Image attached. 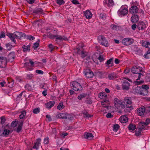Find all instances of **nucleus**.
Segmentation results:
<instances>
[{
	"instance_id": "f257e3e1",
	"label": "nucleus",
	"mask_w": 150,
	"mask_h": 150,
	"mask_svg": "<svg viewBox=\"0 0 150 150\" xmlns=\"http://www.w3.org/2000/svg\"><path fill=\"white\" fill-rule=\"evenodd\" d=\"M132 72L135 74H138V76L136 80L137 81L140 79L141 76H143L142 74L144 71L142 70V68L138 66H135L133 67L131 69Z\"/></svg>"
},
{
	"instance_id": "f03ea898",
	"label": "nucleus",
	"mask_w": 150,
	"mask_h": 150,
	"mask_svg": "<svg viewBox=\"0 0 150 150\" xmlns=\"http://www.w3.org/2000/svg\"><path fill=\"white\" fill-rule=\"evenodd\" d=\"M149 89V87L148 86L143 85L142 86V88H141L137 86L136 88V90H140V95L143 96H145L147 95L148 93V89Z\"/></svg>"
},
{
	"instance_id": "7ed1b4c3",
	"label": "nucleus",
	"mask_w": 150,
	"mask_h": 150,
	"mask_svg": "<svg viewBox=\"0 0 150 150\" xmlns=\"http://www.w3.org/2000/svg\"><path fill=\"white\" fill-rule=\"evenodd\" d=\"M98 40L100 45L106 47H108V42L104 36L102 35H99L98 38Z\"/></svg>"
},
{
	"instance_id": "20e7f679",
	"label": "nucleus",
	"mask_w": 150,
	"mask_h": 150,
	"mask_svg": "<svg viewBox=\"0 0 150 150\" xmlns=\"http://www.w3.org/2000/svg\"><path fill=\"white\" fill-rule=\"evenodd\" d=\"M70 86L72 87L73 90L77 91H81L82 90L81 85L79 83L76 81L71 82L70 84Z\"/></svg>"
},
{
	"instance_id": "39448f33",
	"label": "nucleus",
	"mask_w": 150,
	"mask_h": 150,
	"mask_svg": "<svg viewBox=\"0 0 150 150\" xmlns=\"http://www.w3.org/2000/svg\"><path fill=\"white\" fill-rule=\"evenodd\" d=\"M7 63L6 57L0 56V68H1L6 67Z\"/></svg>"
},
{
	"instance_id": "423d86ee",
	"label": "nucleus",
	"mask_w": 150,
	"mask_h": 150,
	"mask_svg": "<svg viewBox=\"0 0 150 150\" xmlns=\"http://www.w3.org/2000/svg\"><path fill=\"white\" fill-rule=\"evenodd\" d=\"M49 36L50 38L52 39L55 38L56 39L61 40H67V38L64 36L58 35H53L52 34H50Z\"/></svg>"
},
{
	"instance_id": "0eeeda50",
	"label": "nucleus",
	"mask_w": 150,
	"mask_h": 150,
	"mask_svg": "<svg viewBox=\"0 0 150 150\" xmlns=\"http://www.w3.org/2000/svg\"><path fill=\"white\" fill-rule=\"evenodd\" d=\"M127 6L126 5L122 6H121L118 11V12L120 13L121 15L124 16L128 13V10L127 7H126Z\"/></svg>"
},
{
	"instance_id": "6e6552de",
	"label": "nucleus",
	"mask_w": 150,
	"mask_h": 150,
	"mask_svg": "<svg viewBox=\"0 0 150 150\" xmlns=\"http://www.w3.org/2000/svg\"><path fill=\"white\" fill-rule=\"evenodd\" d=\"M134 42L133 40L130 38H125L123 39L122 42L123 44L125 45H129L132 44Z\"/></svg>"
},
{
	"instance_id": "1a4fd4ad",
	"label": "nucleus",
	"mask_w": 150,
	"mask_h": 150,
	"mask_svg": "<svg viewBox=\"0 0 150 150\" xmlns=\"http://www.w3.org/2000/svg\"><path fill=\"white\" fill-rule=\"evenodd\" d=\"M6 35L8 36L10 39L15 44L16 43V41L15 38L18 39V35L17 34L16 32H15L13 34L8 33Z\"/></svg>"
},
{
	"instance_id": "9d476101",
	"label": "nucleus",
	"mask_w": 150,
	"mask_h": 150,
	"mask_svg": "<svg viewBox=\"0 0 150 150\" xmlns=\"http://www.w3.org/2000/svg\"><path fill=\"white\" fill-rule=\"evenodd\" d=\"M108 100H103L101 102V104L103 107L102 110L104 113H107V111L108 110L109 106H108V104H106V103H108Z\"/></svg>"
},
{
	"instance_id": "9b49d317",
	"label": "nucleus",
	"mask_w": 150,
	"mask_h": 150,
	"mask_svg": "<svg viewBox=\"0 0 150 150\" xmlns=\"http://www.w3.org/2000/svg\"><path fill=\"white\" fill-rule=\"evenodd\" d=\"M84 73L86 77L90 78L93 77V74L92 71L90 69H86L84 71Z\"/></svg>"
},
{
	"instance_id": "f8f14e48",
	"label": "nucleus",
	"mask_w": 150,
	"mask_h": 150,
	"mask_svg": "<svg viewBox=\"0 0 150 150\" xmlns=\"http://www.w3.org/2000/svg\"><path fill=\"white\" fill-rule=\"evenodd\" d=\"M124 102L126 104V107L127 108H130L132 107V102L130 98L125 97L124 100Z\"/></svg>"
},
{
	"instance_id": "ddd939ff",
	"label": "nucleus",
	"mask_w": 150,
	"mask_h": 150,
	"mask_svg": "<svg viewBox=\"0 0 150 150\" xmlns=\"http://www.w3.org/2000/svg\"><path fill=\"white\" fill-rule=\"evenodd\" d=\"M68 116H69L68 114L67 113H62L57 114L56 115V117L59 119H67Z\"/></svg>"
},
{
	"instance_id": "4468645a",
	"label": "nucleus",
	"mask_w": 150,
	"mask_h": 150,
	"mask_svg": "<svg viewBox=\"0 0 150 150\" xmlns=\"http://www.w3.org/2000/svg\"><path fill=\"white\" fill-rule=\"evenodd\" d=\"M103 3L104 5H106L109 7L113 6L114 4L113 0H104Z\"/></svg>"
},
{
	"instance_id": "2eb2a0df",
	"label": "nucleus",
	"mask_w": 150,
	"mask_h": 150,
	"mask_svg": "<svg viewBox=\"0 0 150 150\" xmlns=\"http://www.w3.org/2000/svg\"><path fill=\"white\" fill-rule=\"evenodd\" d=\"M137 27L139 30H144L146 28V24L143 21L139 22L138 24Z\"/></svg>"
},
{
	"instance_id": "dca6fc26",
	"label": "nucleus",
	"mask_w": 150,
	"mask_h": 150,
	"mask_svg": "<svg viewBox=\"0 0 150 150\" xmlns=\"http://www.w3.org/2000/svg\"><path fill=\"white\" fill-rule=\"evenodd\" d=\"M144 106H142L140 107L138 110L137 111L138 115L140 116H143L144 113H145V111L144 110Z\"/></svg>"
},
{
	"instance_id": "f3484780",
	"label": "nucleus",
	"mask_w": 150,
	"mask_h": 150,
	"mask_svg": "<svg viewBox=\"0 0 150 150\" xmlns=\"http://www.w3.org/2000/svg\"><path fill=\"white\" fill-rule=\"evenodd\" d=\"M84 46V44L83 43L81 42L78 44L75 50L77 53L80 54V52L83 50Z\"/></svg>"
},
{
	"instance_id": "a211bd4d",
	"label": "nucleus",
	"mask_w": 150,
	"mask_h": 150,
	"mask_svg": "<svg viewBox=\"0 0 150 150\" xmlns=\"http://www.w3.org/2000/svg\"><path fill=\"white\" fill-rule=\"evenodd\" d=\"M41 139L40 138H38L36 139V142L34 143V144L33 148L37 150L38 149L41 144Z\"/></svg>"
},
{
	"instance_id": "6ab92c4d",
	"label": "nucleus",
	"mask_w": 150,
	"mask_h": 150,
	"mask_svg": "<svg viewBox=\"0 0 150 150\" xmlns=\"http://www.w3.org/2000/svg\"><path fill=\"white\" fill-rule=\"evenodd\" d=\"M138 8L135 6H132L129 9V12L131 13H137L138 11Z\"/></svg>"
},
{
	"instance_id": "aec40b11",
	"label": "nucleus",
	"mask_w": 150,
	"mask_h": 150,
	"mask_svg": "<svg viewBox=\"0 0 150 150\" xmlns=\"http://www.w3.org/2000/svg\"><path fill=\"white\" fill-rule=\"evenodd\" d=\"M130 83L127 81H124L122 84L123 90H128L129 88Z\"/></svg>"
},
{
	"instance_id": "412c9836",
	"label": "nucleus",
	"mask_w": 150,
	"mask_h": 150,
	"mask_svg": "<svg viewBox=\"0 0 150 150\" xmlns=\"http://www.w3.org/2000/svg\"><path fill=\"white\" fill-rule=\"evenodd\" d=\"M139 20L138 16L137 15H134L131 17V21L133 23H136Z\"/></svg>"
},
{
	"instance_id": "4be33fe9",
	"label": "nucleus",
	"mask_w": 150,
	"mask_h": 150,
	"mask_svg": "<svg viewBox=\"0 0 150 150\" xmlns=\"http://www.w3.org/2000/svg\"><path fill=\"white\" fill-rule=\"evenodd\" d=\"M55 103V102L50 101L48 103H45V105L47 108L48 109H50L53 107Z\"/></svg>"
},
{
	"instance_id": "5701e85b",
	"label": "nucleus",
	"mask_w": 150,
	"mask_h": 150,
	"mask_svg": "<svg viewBox=\"0 0 150 150\" xmlns=\"http://www.w3.org/2000/svg\"><path fill=\"white\" fill-rule=\"evenodd\" d=\"M141 44L143 46L150 49V42L142 40L141 42Z\"/></svg>"
},
{
	"instance_id": "b1692460",
	"label": "nucleus",
	"mask_w": 150,
	"mask_h": 150,
	"mask_svg": "<svg viewBox=\"0 0 150 150\" xmlns=\"http://www.w3.org/2000/svg\"><path fill=\"white\" fill-rule=\"evenodd\" d=\"M147 125L144 122H141L139 123V128L142 130L145 129Z\"/></svg>"
},
{
	"instance_id": "393cba45",
	"label": "nucleus",
	"mask_w": 150,
	"mask_h": 150,
	"mask_svg": "<svg viewBox=\"0 0 150 150\" xmlns=\"http://www.w3.org/2000/svg\"><path fill=\"white\" fill-rule=\"evenodd\" d=\"M23 125V122H21L19 123L18 127L14 129V130L16 131L17 132H20L22 129V127Z\"/></svg>"
},
{
	"instance_id": "a878e982",
	"label": "nucleus",
	"mask_w": 150,
	"mask_h": 150,
	"mask_svg": "<svg viewBox=\"0 0 150 150\" xmlns=\"http://www.w3.org/2000/svg\"><path fill=\"white\" fill-rule=\"evenodd\" d=\"M121 101L117 98H115L114 100V105L117 109H118V105L121 103Z\"/></svg>"
},
{
	"instance_id": "bb28decb",
	"label": "nucleus",
	"mask_w": 150,
	"mask_h": 150,
	"mask_svg": "<svg viewBox=\"0 0 150 150\" xmlns=\"http://www.w3.org/2000/svg\"><path fill=\"white\" fill-rule=\"evenodd\" d=\"M85 16L87 19H90L92 17V14L89 10L86 11L84 13Z\"/></svg>"
},
{
	"instance_id": "cd10ccee",
	"label": "nucleus",
	"mask_w": 150,
	"mask_h": 150,
	"mask_svg": "<svg viewBox=\"0 0 150 150\" xmlns=\"http://www.w3.org/2000/svg\"><path fill=\"white\" fill-rule=\"evenodd\" d=\"M8 82V86L11 88H12L14 84V81L11 78H9L7 79Z\"/></svg>"
},
{
	"instance_id": "c85d7f7f",
	"label": "nucleus",
	"mask_w": 150,
	"mask_h": 150,
	"mask_svg": "<svg viewBox=\"0 0 150 150\" xmlns=\"http://www.w3.org/2000/svg\"><path fill=\"white\" fill-rule=\"evenodd\" d=\"M128 118L126 115L121 116L120 118V122L123 123L126 122L128 120Z\"/></svg>"
},
{
	"instance_id": "c756f323",
	"label": "nucleus",
	"mask_w": 150,
	"mask_h": 150,
	"mask_svg": "<svg viewBox=\"0 0 150 150\" xmlns=\"http://www.w3.org/2000/svg\"><path fill=\"white\" fill-rule=\"evenodd\" d=\"M15 54L13 52H11L8 56V60L9 61L12 62L13 60L15 57Z\"/></svg>"
},
{
	"instance_id": "7c9ffc66",
	"label": "nucleus",
	"mask_w": 150,
	"mask_h": 150,
	"mask_svg": "<svg viewBox=\"0 0 150 150\" xmlns=\"http://www.w3.org/2000/svg\"><path fill=\"white\" fill-rule=\"evenodd\" d=\"M108 78L110 80H113L117 77L116 74L115 73H113L110 74L108 75Z\"/></svg>"
},
{
	"instance_id": "2f4dec72",
	"label": "nucleus",
	"mask_w": 150,
	"mask_h": 150,
	"mask_svg": "<svg viewBox=\"0 0 150 150\" xmlns=\"http://www.w3.org/2000/svg\"><path fill=\"white\" fill-rule=\"evenodd\" d=\"M23 50L24 52H29L30 50V45L27 46L24 45L22 47Z\"/></svg>"
},
{
	"instance_id": "473e14b6",
	"label": "nucleus",
	"mask_w": 150,
	"mask_h": 150,
	"mask_svg": "<svg viewBox=\"0 0 150 150\" xmlns=\"http://www.w3.org/2000/svg\"><path fill=\"white\" fill-rule=\"evenodd\" d=\"M128 128L129 130L134 131L136 128V126L135 125L131 123L128 127Z\"/></svg>"
},
{
	"instance_id": "72a5a7b5",
	"label": "nucleus",
	"mask_w": 150,
	"mask_h": 150,
	"mask_svg": "<svg viewBox=\"0 0 150 150\" xmlns=\"http://www.w3.org/2000/svg\"><path fill=\"white\" fill-rule=\"evenodd\" d=\"M33 12L37 14L42 13L43 12V10L41 8H38L33 11Z\"/></svg>"
},
{
	"instance_id": "f704fd0d",
	"label": "nucleus",
	"mask_w": 150,
	"mask_h": 150,
	"mask_svg": "<svg viewBox=\"0 0 150 150\" xmlns=\"http://www.w3.org/2000/svg\"><path fill=\"white\" fill-rule=\"evenodd\" d=\"M16 33L18 39H20L21 37H26V35L24 33L19 32H16Z\"/></svg>"
},
{
	"instance_id": "c9c22d12",
	"label": "nucleus",
	"mask_w": 150,
	"mask_h": 150,
	"mask_svg": "<svg viewBox=\"0 0 150 150\" xmlns=\"http://www.w3.org/2000/svg\"><path fill=\"white\" fill-rule=\"evenodd\" d=\"M84 136L85 138L87 139L93 138V134L90 133H86L84 135Z\"/></svg>"
},
{
	"instance_id": "e433bc0d",
	"label": "nucleus",
	"mask_w": 150,
	"mask_h": 150,
	"mask_svg": "<svg viewBox=\"0 0 150 150\" xmlns=\"http://www.w3.org/2000/svg\"><path fill=\"white\" fill-rule=\"evenodd\" d=\"M64 106L63 105V103L62 102H60L57 107V108L59 110H61L63 109Z\"/></svg>"
},
{
	"instance_id": "4c0bfd02",
	"label": "nucleus",
	"mask_w": 150,
	"mask_h": 150,
	"mask_svg": "<svg viewBox=\"0 0 150 150\" xmlns=\"http://www.w3.org/2000/svg\"><path fill=\"white\" fill-rule=\"evenodd\" d=\"M26 112L25 111H23L21 112V115L19 116V118L20 119H23L25 116Z\"/></svg>"
},
{
	"instance_id": "58836bf2",
	"label": "nucleus",
	"mask_w": 150,
	"mask_h": 150,
	"mask_svg": "<svg viewBox=\"0 0 150 150\" xmlns=\"http://www.w3.org/2000/svg\"><path fill=\"white\" fill-rule=\"evenodd\" d=\"M29 63L31 65L30 66V67H28V70L31 71L33 69V67H34V62L30 59Z\"/></svg>"
},
{
	"instance_id": "ea45409f",
	"label": "nucleus",
	"mask_w": 150,
	"mask_h": 150,
	"mask_svg": "<svg viewBox=\"0 0 150 150\" xmlns=\"http://www.w3.org/2000/svg\"><path fill=\"white\" fill-rule=\"evenodd\" d=\"M10 132V130L5 128L3 132V134L4 136H7L9 134Z\"/></svg>"
},
{
	"instance_id": "a19ab883",
	"label": "nucleus",
	"mask_w": 150,
	"mask_h": 150,
	"mask_svg": "<svg viewBox=\"0 0 150 150\" xmlns=\"http://www.w3.org/2000/svg\"><path fill=\"white\" fill-rule=\"evenodd\" d=\"M50 142V139L48 137H45L44 139L43 143L45 144L46 145L48 144Z\"/></svg>"
},
{
	"instance_id": "79ce46f5",
	"label": "nucleus",
	"mask_w": 150,
	"mask_h": 150,
	"mask_svg": "<svg viewBox=\"0 0 150 150\" xmlns=\"http://www.w3.org/2000/svg\"><path fill=\"white\" fill-rule=\"evenodd\" d=\"M119 127V126L118 124H115L114 125L113 127V130L115 132H116L118 129Z\"/></svg>"
},
{
	"instance_id": "37998d69",
	"label": "nucleus",
	"mask_w": 150,
	"mask_h": 150,
	"mask_svg": "<svg viewBox=\"0 0 150 150\" xmlns=\"http://www.w3.org/2000/svg\"><path fill=\"white\" fill-rule=\"evenodd\" d=\"M81 54V57L82 58H84L86 56V52L83 50L81 51L80 52V54Z\"/></svg>"
},
{
	"instance_id": "c03bdc74",
	"label": "nucleus",
	"mask_w": 150,
	"mask_h": 150,
	"mask_svg": "<svg viewBox=\"0 0 150 150\" xmlns=\"http://www.w3.org/2000/svg\"><path fill=\"white\" fill-rule=\"evenodd\" d=\"M144 110L145 111V113L147 114L150 112V106L144 107Z\"/></svg>"
},
{
	"instance_id": "a18cd8bd",
	"label": "nucleus",
	"mask_w": 150,
	"mask_h": 150,
	"mask_svg": "<svg viewBox=\"0 0 150 150\" xmlns=\"http://www.w3.org/2000/svg\"><path fill=\"white\" fill-rule=\"evenodd\" d=\"M86 94L85 93L80 94L78 96V98L79 100H81L83 98L86 96Z\"/></svg>"
},
{
	"instance_id": "49530a36",
	"label": "nucleus",
	"mask_w": 150,
	"mask_h": 150,
	"mask_svg": "<svg viewBox=\"0 0 150 150\" xmlns=\"http://www.w3.org/2000/svg\"><path fill=\"white\" fill-rule=\"evenodd\" d=\"M17 122L16 120L13 121L11 124V126L13 127H15L17 125Z\"/></svg>"
},
{
	"instance_id": "de8ad7c7",
	"label": "nucleus",
	"mask_w": 150,
	"mask_h": 150,
	"mask_svg": "<svg viewBox=\"0 0 150 150\" xmlns=\"http://www.w3.org/2000/svg\"><path fill=\"white\" fill-rule=\"evenodd\" d=\"M142 130L139 129V128L138 131H135V135L137 136L140 135L141 134V132Z\"/></svg>"
},
{
	"instance_id": "09e8293b",
	"label": "nucleus",
	"mask_w": 150,
	"mask_h": 150,
	"mask_svg": "<svg viewBox=\"0 0 150 150\" xmlns=\"http://www.w3.org/2000/svg\"><path fill=\"white\" fill-rule=\"evenodd\" d=\"M48 47L51 50L50 52H52L55 49V47H54L52 44H50L48 45Z\"/></svg>"
},
{
	"instance_id": "8fccbe9b",
	"label": "nucleus",
	"mask_w": 150,
	"mask_h": 150,
	"mask_svg": "<svg viewBox=\"0 0 150 150\" xmlns=\"http://www.w3.org/2000/svg\"><path fill=\"white\" fill-rule=\"evenodd\" d=\"M40 108H36L33 110V112L35 114H37L40 112Z\"/></svg>"
},
{
	"instance_id": "3c124183",
	"label": "nucleus",
	"mask_w": 150,
	"mask_h": 150,
	"mask_svg": "<svg viewBox=\"0 0 150 150\" xmlns=\"http://www.w3.org/2000/svg\"><path fill=\"white\" fill-rule=\"evenodd\" d=\"M56 1L58 4L60 5L64 4L65 3L63 0H56Z\"/></svg>"
},
{
	"instance_id": "603ef678",
	"label": "nucleus",
	"mask_w": 150,
	"mask_h": 150,
	"mask_svg": "<svg viewBox=\"0 0 150 150\" xmlns=\"http://www.w3.org/2000/svg\"><path fill=\"white\" fill-rule=\"evenodd\" d=\"M83 114L84 115V117H91L93 116V115H90L89 114H88V112H84L83 113Z\"/></svg>"
},
{
	"instance_id": "864d4df0",
	"label": "nucleus",
	"mask_w": 150,
	"mask_h": 150,
	"mask_svg": "<svg viewBox=\"0 0 150 150\" xmlns=\"http://www.w3.org/2000/svg\"><path fill=\"white\" fill-rule=\"evenodd\" d=\"M1 119V122L0 123L1 124H3L6 121L5 117L4 116H2L0 118Z\"/></svg>"
},
{
	"instance_id": "5fc2aeb1",
	"label": "nucleus",
	"mask_w": 150,
	"mask_h": 150,
	"mask_svg": "<svg viewBox=\"0 0 150 150\" xmlns=\"http://www.w3.org/2000/svg\"><path fill=\"white\" fill-rule=\"evenodd\" d=\"M125 108V106L124 104L121 102V103H120V105H118V109H120V108L121 109H124Z\"/></svg>"
},
{
	"instance_id": "6e6d98bb",
	"label": "nucleus",
	"mask_w": 150,
	"mask_h": 150,
	"mask_svg": "<svg viewBox=\"0 0 150 150\" xmlns=\"http://www.w3.org/2000/svg\"><path fill=\"white\" fill-rule=\"evenodd\" d=\"M6 47L8 50H10L12 48V45L11 44V43H7L6 45Z\"/></svg>"
},
{
	"instance_id": "4d7b16f0",
	"label": "nucleus",
	"mask_w": 150,
	"mask_h": 150,
	"mask_svg": "<svg viewBox=\"0 0 150 150\" xmlns=\"http://www.w3.org/2000/svg\"><path fill=\"white\" fill-rule=\"evenodd\" d=\"M100 17L101 18L104 19L106 18V14L104 13H101L100 15Z\"/></svg>"
},
{
	"instance_id": "13d9d810",
	"label": "nucleus",
	"mask_w": 150,
	"mask_h": 150,
	"mask_svg": "<svg viewBox=\"0 0 150 150\" xmlns=\"http://www.w3.org/2000/svg\"><path fill=\"white\" fill-rule=\"evenodd\" d=\"M27 38L30 40H33L35 39V38L32 35H26Z\"/></svg>"
},
{
	"instance_id": "bf43d9fd",
	"label": "nucleus",
	"mask_w": 150,
	"mask_h": 150,
	"mask_svg": "<svg viewBox=\"0 0 150 150\" xmlns=\"http://www.w3.org/2000/svg\"><path fill=\"white\" fill-rule=\"evenodd\" d=\"M34 77V75L33 74H28L27 75V78L28 79H32Z\"/></svg>"
},
{
	"instance_id": "052dcab7",
	"label": "nucleus",
	"mask_w": 150,
	"mask_h": 150,
	"mask_svg": "<svg viewBox=\"0 0 150 150\" xmlns=\"http://www.w3.org/2000/svg\"><path fill=\"white\" fill-rule=\"evenodd\" d=\"M113 58H110L109 59L107 60L106 62V64L108 65L110 64H111V62L113 61Z\"/></svg>"
},
{
	"instance_id": "680f3d73",
	"label": "nucleus",
	"mask_w": 150,
	"mask_h": 150,
	"mask_svg": "<svg viewBox=\"0 0 150 150\" xmlns=\"http://www.w3.org/2000/svg\"><path fill=\"white\" fill-rule=\"evenodd\" d=\"M144 82V81H135L134 82L135 84L137 85H139L141 84H142V83Z\"/></svg>"
},
{
	"instance_id": "e2e57ef3",
	"label": "nucleus",
	"mask_w": 150,
	"mask_h": 150,
	"mask_svg": "<svg viewBox=\"0 0 150 150\" xmlns=\"http://www.w3.org/2000/svg\"><path fill=\"white\" fill-rule=\"evenodd\" d=\"M35 72L40 74H43L44 73L43 71H42L39 70H36Z\"/></svg>"
},
{
	"instance_id": "0e129e2a",
	"label": "nucleus",
	"mask_w": 150,
	"mask_h": 150,
	"mask_svg": "<svg viewBox=\"0 0 150 150\" xmlns=\"http://www.w3.org/2000/svg\"><path fill=\"white\" fill-rule=\"evenodd\" d=\"M5 37V33L3 31L1 32L0 35V39L4 38Z\"/></svg>"
},
{
	"instance_id": "69168bd1",
	"label": "nucleus",
	"mask_w": 150,
	"mask_h": 150,
	"mask_svg": "<svg viewBox=\"0 0 150 150\" xmlns=\"http://www.w3.org/2000/svg\"><path fill=\"white\" fill-rule=\"evenodd\" d=\"M100 96H101L100 98H103L104 97H105L106 96V95L105 94V92H101L100 93Z\"/></svg>"
},
{
	"instance_id": "338daca9",
	"label": "nucleus",
	"mask_w": 150,
	"mask_h": 150,
	"mask_svg": "<svg viewBox=\"0 0 150 150\" xmlns=\"http://www.w3.org/2000/svg\"><path fill=\"white\" fill-rule=\"evenodd\" d=\"M149 54H150V51H147V52L146 53V54L144 55V58H146V59H149V57H146V56L148 55Z\"/></svg>"
},
{
	"instance_id": "774afa93",
	"label": "nucleus",
	"mask_w": 150,
	"mask_h": 150,
	"mask_svg": "<svg viewBox=\"0 0 150 150\" xmlns=\"http://www.w3.org/2000/svg\"><path fill=\"white\" fill-rule=\"evenodd\" d=\"M106 117L107 118H111L113 117V116L111 113H108L106 115Z\"/></svg>"
}]
</instances>
